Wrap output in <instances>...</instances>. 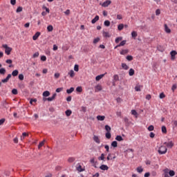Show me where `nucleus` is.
<instances>
[{
  "mask_svg": "<svg viewBox=\"0 0 177 177\" xmlns=\"http://www.w3.org/2000/svg\"><path fill=\"white\" fill-rule=\"evenodd\" d=\"M158 151L159 154H166V153L167 151V148L166 146L162 145L159 147Z\"/></svg>",
  "mask_w": 177,
  "mask_h": 177,
  "instance_id": "1",
  "label": "nucleus"
},
{
  "mask_svg": "<svg viewBox=\"0 0 177 177\" xmlns=\"http://www.w3.org/2000/svg\"><path fill=\"white\" fill-rule=\"evenodd\" d=\"M2 46L5 48L6 54L9 55L12 49L11 48L8 47V45H6V44H3Z\"/></svg>",
  "mask_w": 177,
  "mask_h": 177,
  "instance_id": "2",
  "label": "nucleus"
},
{
  "mask_svg": "<svg viewBox=\"0 0 177 177\" xmlns=\"http://www.w3.org/2000/svg\"><path fill=\"white\" fill-rule=\"evenodd\" d=\"M10 77H11V74H8L6 78L2 80L1 82H0V87L2 86V83L8 82Z\"/></svg>",
  "mask_w": 177,
  "mask_h": 177,
  "instance_id": "3",
  "label": "nucleus"
},
{
  "mask_svg": "<svg viewBox=\"0 0 177 177\" xmlns=\"http://www.w3.org/2000/svg\"><path fill=\"white\" fill-rule=\"evenodd\" d=\"M164 145H165V146H167V147H168V149H172V147H174V144L172 141H170L169 142H165L164 143Z\"/></svg>",
  "mask_w": 177,
  "mask_h": 177,
  "instance_id": "4",
  "label": "nucleus"
},
{
  "mask_svg": "<svg viewBox=\"0 0 177 177\" xmlns=\"http://www.w3.org/2000/svg\"><path fill=\"white\" fill-rule=\"evenodd\" d=\"M56 96H57V93H54L52 97H48V98H45V99H44V101L45 100H48L49 102H51V101H53V100H54L55 99Z\"/></svg>",
  "mask_w": 177,
  "mask_h": 177,
  "instance_id": "5",
  "label": "nucleus"
},
{
  "mask_svg": "<svg viewBox=\"0 0 177 177\" xmlns=\"http://www.w3.org/2000/svg\"><path fill=\"white\" fill-rule=\"evenodd\" d=\"M170 54H171V59L174 60L176 58V55H177V52L175 50H172Z\"/></svg>",
  "mask_w": 177,
  "mask_h": 177,
  "instance_id": "6",
  "label": "nucleus"
},
{
  "mask_svg": "<svg viewBox=\"0 0 177 177\" xmlns=\"http://www.w3.org/2000/svg\"><path fill=\"white\" fill-rule=\"evenodd\" d=\"M100 169H102V171H108L109 169V167L106 165H102L100 167Z\"/></svg>",
  "mask_w": 177,
  "mask_h": 177,
  "instance_id": "7",
  "label": "nucleus"
},
{
  "mask_svg": "<svg viewBox=\"0 0 177 177\" xmlns=\"http://www.w3.org/2000/svg\"><path fill=\"white\" fill-rule=\"evenodd\" d=\"M93 140L95 141V143H97V145H100V138H99L98 136H93Z\"/></svg>",
  "mask_w": 177,
  "mask_h": 177,
  "instance_id": "8",
  "label": "nucleus"
},
{
  "mask_svg": "<svg viewBox=\"0 0 177 177\" xmlns=\"http://www.w3.org/2000/svg\"><path fill=\"white\" fill-rule=\"evenodd\" d=\"M41 33L39 32H37L35 33V35L32 37V39L34 41L37 40L38 37L40 36Z\"/></svg>",
  "mask_w": 177,
  "mask_h": 177,
  "instance_id": "9",
  "label": "nucleus"
},
{
  "mask_svg": "<svg viewBox=\"0 0 177 177\" xmlns=\"http://www.w3.org/2000/svg\"><path fill=\"white\" fill-rule=\"evenodd\" d=\"M111 3V1L109 0L106 1L103 4L102 6L103 7H108L110 4Z\"/></svg>",
  "mask_w": 177,
  "mask_h": 177,
  "instance_id": "10",
  "label": "nucleus"
},
{
  "mask_svg": "<svg viewBox=\"0 0 177 177\" xmlns=\"http://www.w3.org/2000/svg\"><path fill=\"white\" fill-rule=\"evenodd\" d=\"M164 177H169V169H164Z\"/></svg>",
  "mask_w": 177,
  "mask_h": 177,
  "instance_id": "11",
  "label": "nucleus"
},
{
  "mask_svg": "<svg viewBox=\"0 0 177 177\" xmlns=\"http://www.w3.org/2000/svg\"><path fill=\"white\" fill-rule=\"evenodd\" d=\"M165 30L167 33H171V30L167 24H165Z\"/></svg>",
  "mask_w": 177,
  "mask_h": 177,
  "instance_id": "12",
  "label": "nucleus"
},
{
  "mask_svg": "<svg viewBox=\"0 0 177 177\" xmlns=\"http://www.w3.org/2000/svg\"><path fill=\"white\" fill-rule=\"evenodd\" d=\"M102 87L101 85L100 84H97L96 86H95V92H98V91H102Z\"/></svg>",
  "mask_w": 177,
  "mask_h": 177,
  "instance_id": "13",
  "label": "nucleus"
},
{
  "mask_svg": "<svg viewBox=\"0 0 177 177\" xmlns=\"http://www.w3.org/2000/svg\"><path fill=\"white\" fill-rule=\"evenodd\" d=\"M100 19V17L98 15H97L95 19H93L92 21H91V23L93 24H95Z\"/></svg>",
  "mask_w": 177,
  "mask_h": 177,
  "instance_id": "14",
  "label": "nucleus"
},
{
  "mask_svg": "<svg viewBox=\"0 0 177 177\" xmlns=\"http://www.w3.org/2000/svg\"><path fill=\"white\" fill-rule=\"evenodd\" d=\"M142 87H143V86L138 84V85L135 87V90H136V91H141V88H142Z\"/></svg>",
  "mask_w": 177,
  "mask_h": 177,
  "instance_id": "15",
  "label": "nucleus"
},
{
  "mask_svg": "<svg viewBox=\"0 0 177 177\" xmlns=\"http://www.w3.org/2000/svg\"><path fill=\"white\" fill-rule=\"evenodd\" d=\"M104 157H105L104 153H102L101 156L98 157L99 161H104Z\"/></svg>",
  "mask_w": 177,
  "mask_h": 177,
  "instance_id": "16",
  "label": "nucleus"
},
{
  "mask_svg": "<svg viewBox=\"0 0 177 177\" xmlns=\"http://www.w3.org/2000/svg\"><path fill=\"white\" fill-rule=\"evenodd\" d=\"M97 119L98 120L103 121L105 119V116L104 115H97Z\"/></svg>",
  "mask_w": 177,
  "mask_h": 177,
  "instance_id": "17",
  "label": "nucleus"
},
{
  "mask_svg": "<svg viewBox=\"0 0 177 177\" xmlns=\"http://www.w3.org/2000/svg\"><path fill=\"white\" fill-rule=\"evenodd\" d=\"M115 140L118 142H122V140H124V139L122 138V137L121 136H117L115 138Z\"/></svg>",
  "mask_w": 177,
  "mask_h": 177,
  "instance_id": "18",
  "label": "nucleus"
},
{
  "mask_svg": "<svg viewBox=\"0 0 177 177\" xmlns=\"http://www.w3.org/2000/svg\"><path fill=\"white\" fill-rule=\"evenodd\" d=\"M18 73H19V71L17 70H15V71H12L11 77H12V75L15 77L18 75Z\"/></svg>",
  "mask_w": 177,
  "mask_h": 177,
  "instance_id": "19",
  "label": "nucleus"
},
{
  "mask_svg": "<svg viewBox=\"0 0 177 177\" xmlns=\"http://www.w3.org/2000/svg\"><path fill=\"white\" fill-rule=\"evenodd\" d=\"M6 69H5L4 68H1L0 69V74H1V75H4L5 73H6Z\"/></svg>",
  "mask_w": 177,
  "mask_h": 177,
  "instance_id": "20",
  "label": "nucleus"
},
{
  "mask_svg": "<svg viewBox=\"0 0 177 177\" xmlns=\"http://www.w3.org/2000/svg\"><path fill=\"white\" fill-rule=\"evenodd\" d=\"M50 92L49 91H44V93H43V96L44 97H48V96H49L50 95Z\"/></svg>",
  "mask_w": 177,
  "mask_h": 177,
  "instance_id": "21",
  "label": "nucleus"
},
{
  "mask_svg": "<svg viewBox=\"0 0 177 177\" xmlns=\"http://www.w3.org/2000/svg\"><path fill=\"white\" fill-rule=\"evenodd\" d=\"M162 133H167V127L165 126L162 127Z\"/></svg>",
  "mask_w": 177,
  "mask_h": 177,
  "instance_id": "22",
  "label": "nucleus"
},
{
  "mask_svg": "<svg viewBox=\"0 0 177 177\" xmlns=\"http://www.w3.org/2000/svg\"><path fill=\"white\" fill-rule=\"evenodd\" d=\"M75 158H73V157H70V158H68V162H74V161H75Z\"/></svg>",
  "mask_w": 177,
  "mask_h": 177,
  "instance_id": "23",
  "label": "nucleus"
},
{
  "mask_svg": "<svg viewBox=\"0 0 177 177\" xmlns=\"http://www.w3.org/2000/svg\"><path fill=\"white\" fill-rule=\"evenodd\" d=\"M129 53V50L128 49H126V50H122L121 52H120V54L121 55H126Z\"/></svg>",
  "mask_w": 177,
  "mask_h": 177,
  "instance_id": "24",
  "label": "nucleus"
},
{
  "mask_svg": "<svg viewBox=\"0 0 177 177\" xmlns=\"http://www.w3.org/2000/svg\"><path fill=\"white\" fill-rule=\"evenodd\" d=\"M111 146H112V147H118V142H117V141L112 142Z\"/></svg>",
  "mask_w": 177,
  "mask_h": 177,
  "instance_id": "25",
  "label": "nucleus"
},
{
  "mask_svg": "<svg viewBox=\"0 0 177 177\" xmlns=\"http://www.w3.org/2000/svg\"><path fill=\"white\" fill-rule=\"evenodd\" d=\"M104 76V75H100L97 76L95 77L96 81L100 80Z\"/></svg>",
  "mask_w": 177,
  "mask_h": 177,
  "instance_id": "26",
  "label": "nucleus"
},
{
  "mask_svg": "<svg viewBox=\"0 0 177 177\" xmlns=\"http://www.w3.org/2000/svg\"><path fill=\"white\" fill-rule=\"evenodd\" d=\"M169 174L170 175L171 177H174L175 175V171L174 170H170L169 171Z\"/></svg>",
  "mask_w": 177,
  "mask_h": 177,
  "instance_id": "27",
  "label": "nucleus"
},
{
  "mask_svg": "<svg viewBox=\"0 0 177 177\" xmlns=\"http://www.w3.org/2000/svg\"><path fill=\"white\" fill-rule=\"evenodd\" d=\"M105 129H106V132H111V128L109 125L105 126Z\"/></svg>",
  "mask_w": 177,
  "mask_h": 177,
  "instance_id": "28",
  "label": "nucleus"
},
{
  "mask_svg": "<svg viewBox=\"0 0 177 177\" xmlns=\"http://www.w3.org/2000/svg\"><path fill=\"white\" fill-rule=\"evenodd\" d=\"M103 36L104 37H111L108 32H103Z\"/></svg>",
  "mask_w": 177,
  "mask_h": 177,
  "instance_id": "29",
  "label": "nucleus"
},
{
  "mask_svg": "<svg viewBox=\"0 0 177 177\" xmlns=\"http://www.w3.org/2000/svg\"><path fill=\"white\" fill-rule=\"evenodd\" d=\"M111 132H107V133H106V139H111Z\"/></svg>",
  "mask_w": 177,
  "mask_h": 177,
  "instance_id": "30",
  "label": "nucleus"
},
{
  "mask_svg": "<svg viewBox=\"0 0 177 177\" xmlns=\"http://www.w3.org/2000/svg\"><path fill=\"white\" fill-rule=\"evenodd\" d=\"M137 171L139 172V174H142V172H143V169L142 168V167H138L137 168Z\"/></svg>",
  "mask_w": 177,
  "mask_h": 177,
  "instance_id": "31",
  "label": "nucleus"
},
{
  "mask_svg": "<svg viewBox=\"0 0 177 177\" xmlns=\"http://www.w3.org/2000/svg\"><path fill=\"white\" fill-rule=\"evenodd\" d=\"M77 170L78 172H82L84 171L80 165L78 167H77Z\"/></svg>",
  "mask_w": 177,
  "mask_h": 177,
  "instance_id": "32",
  "label": "nucleus"
},
{
  "mask_svg": "<svg viewBox=\"0 0 177 177\" xmlns=\"http://www.w3.org/2000/svg\"><path fill=\"white\" fill-rule=\"evenodd\" d=\"M68 75L71 76V77H73L75 76V73L73 70H71L69 73Z\"/></svg>",
  "mask_w": 177,
  "mask_h": 177,
  "instance_id": "33",
  "label": "nucleus"
},
{
  "mask_svg": "<svg viewBox=\"0 0 177 177\" xmlns=\"http://www.w3.org/2000/svg\"><path fill=\"white\" fill-rule=\"evenodd\" d=\"M134 73H135V71H134L133 68H131V69L129 70V75H130V76H132V75H134Z\"/></svg>",
  "mask_w": 177,
  "mask_h": 177,
  "instance_id": "34",
  "label": "nucleus"
},
{
  "mask_svg": "<svg viewBox=\"0 0 177 177\" xmlns=\"http://www.w3.org/2000/svg\"><path fill=\"white\" fill-rule=\"evenodd\" d=\"M122 67L125 69V70H128L129 69V66L126 64H122Z\"/></svg>",
  "mask_w": 177,
  "mask_h": 177,
  "instance_id": "35",
  "label": "nucleus"
},
{
  "mask_svg": "<svg viewBox=\"0 0 177 177\" xmlns=\"http://www.w3.org/2000/svg\"><path fill=\"white\" fill-rule=\"evenodd\" d=\"M73 91H74V88L73 87H71L70 89H68L66 91L67 93H68V94L71 93Z\"/></svg>",
  "mask_w": 177,
  "mask_h": 177,
  "instance_id": "36",
  "label": "nucleus"
},
{
  "mask_svg": "<svg viewBox=\"0 0 177 177\" xmlns=\"http://www.w3.org/2000/svg\"><path fill=\"white\" fill-rule=\"evenodd\" d=\"M47 30L48 32H52L53 30V27L51 25H50L47 27Z\"/></svg>",
  "mask_w": 177,
  "mask_h": 177,
  "instance_id": "37",
  "label": "nucleus"
},
{
  "mask_svg": "<svg viewBox=\"0 0 177 177\" xmlns=\"http://www.w3.org/2000/svg\"><path fill=\"white\" fill-rule=\"evenodd\" d=\"M122 40V37H118V38L115 39V43L118 44Z\"/></svg>",
  "mask_w": 177,
  "mask_h": 177,
  "instance_id": "38",
  "label": "nucleus"
},
{
  "mask_svg": "<svg viewBox=\"0 0 177 177\" xmlns=\"http://www.w3.org/2000/svg\"><path fill=\"white\" fill-rule=\"evenodd\" d=\"M45 142V140H43L42 142H41L39 145H38V149H41V147H42V146H44Z\"/></svg>",
  "mask_w": 177,
  "mask_h": 177,
  "instance_id": "39",
  "label": "nucleus"
},
{
  "mask_svg": "<svg viewBox=\"0 0 177 177\" xmlns=\"http://www.w3.org/2000/svg\"><path fill=\"white\" fill-rule=\"evenodd\" d=\"M131 35L134 39H136V37L138 36V34L136 31H133Z\"/></svg>",
  "mask_w": 177,
  "mask_h": 177,
  "instance_id": "40",
  "label": "nucleus"
},
{
  "mask_svg": "<svg viewBox=\"0 0 177 177\" xmlns=\"http://www.w3.org/2000/svg\"><path fill=\"white\" fill-rule=\"evenodd\" d=\"M124 27V24H121L118 26V30H123Z\"/></svg>",
  "mask_w": 177,
  "mask_h": 177,
  "instance_id": "41",
  "label": "nucleus"
},
{
  "mask_svg": "<svg viewBox=\"0 0 177 177\" xmlns=\"http://www.w3.org/2000/svg\"><path fill=\"white\" fill-rule=\"evenodd\" d=\"M127 43V41H122L118 46H124Z\"/></svg>",
  "mask_w": 177,
  "mask_h": 177,
  "instance_id": "42",
  "label": "nucleus"
},
{
  "mask_svg": "<svg viewBox=\"0 0 177 177\" xmlns=\"http://www.w3.org/2000/svg\"><path fill=\"white\" fill-rule=\"evenodd\" d=\"M71 113H72V111H71V110H67L66 111V115L68 117V116H70L71 115Z\"/></svg>",
  "mask_w": 177,
  "mask_h": 177,
  "instance_id": "43",
  "label": "nucleus"
},
{
  "mask_svg": "<svg viewBox=\"0 0 177 177\" xmlns=\"http://www.w3.org/2000/svg\"><path fill=\"white\" fill-rule=\"evenodd\" d=\"M111 23L109 21L106 20L104 21V26L109 27L110 26Z\"/></svg>",
  "mask_w": 177,
  "mask_h": 177,
  "instance_id": "44",
  "label": "nucleus"
},
{
  "mask_svg": "<svg viewBox=\"0 0 177 177\" xmlns=\"http://www.w3.org/2000/svg\"><path fill=\"white\" fill-rule=\"evenodd\" d=\"M148 131H154V127L153 125H150L149 127H148Z\"/></svg>",
  "mask_w": 177,
  "mask_h": 177,
  "instance_id": "45",
  "label": "nucleus"
},
{
  "mask_svg": "<svg viewBox=\"0 0 177 177\" xmlns=\"http://www.w3.org/2000/svg\"><path fill=\"white\" fill-rule=\"evenodd\" d=\"M76 91H77V92H79V93H81V92L82 91V86H78V87H77Z\"/></svg>",
  "mask_w": 177,
  "mask_h": 177,
  "instance_id": "46",
  "label": "nucleus"
},
{
  "mask_svg": "<svg viewBox=\"0 0 177 177\" xmlns=\"http://www.w3.org/2000/svg\"><path fill=\"white\" fill-rule=\"evenodd\" d=\"M22 10H23L22 7H18L17 9V10H16V12H17V13H19V12H21Z\"/></svg>",
  "mask_w": 177,
  "mask_h": 177,
  "instance_id": "47",
  "label": "nucleus"
},
{
  "mask_svg": "<svg viewBox=\"0 0 177 177\" xmlns=\"http://www.w3.org/2000/svg\"><path fill=\"white\" fill-rule=\"evenodd\" d=\"M12 93L14 94V95H17L18 93L17 90L15 89V88H13L12 90Z\"/></svg>",
  "mask_w": 177,
  "mask_h": 177,
  "instance_id": "48",
  "label": "nucleus"
},
{
  "mask_svg": "<svg viewBox=\"0 0 177 177\" xmlns=\"http://www.w3.org/2000/svg\"><path fill=\"white\" fill-rule=\"evenodd\" d=\"M111 156H112L111 153H109V155H108V156H107V158H106V160H107L108 161H109L110 160H113L112 158H110V157H111Z\"/></svg>",
  "mask_w": 177,
  "mask_h": 177,
  "instance_id": "49",
  "label": "nucleus"
},
{
  "mask_svg": "<svg viewBox=\"0 0 177 177\" xmlns=\"http://www.w3.org/2000/svg\"><path fill=\"white\" fill-rule=\"evenodd\" d=\"M133 57L131 56V55H128L127 57V59L129 60V61H131V60H133Z\"/></svg>",
  "mask_w": 177,
  "mask_h": 177,
  "instance_id": "50",
  "label": "nucleus"
},
{
  "mask_svg": "<svg viewBox=\"0 0 177 177\" xmlns=\"http://www.w3.org/2000/svg\"><path fill=\"white\" fill-rule=\"evenodd\" d=\"M74 70L77 72L79 71V66L77 64L75 65Z\"/></svg>",
  "mask_w": 177,
  "mask_h": 177,
  "instance_id": "51",
  "label": "nucleus"
},
{
  "mask_svg": "<svg viewBox=\"0 0 177 177\" xmlns=\"http://www.w3.org/2000/svg\"><path fill=\"white\" fill-rule=\"evenodd\" d=\"M90 162H91V164H96V162L95 160V158H93L91 159Z\"/></svg>",
  "mask_w": 177,
  "mask_h": 177,
  "instance_id": "52",
  "label": "nucleus"
},
{
  "mask_svg": "<svg viewBox=\"0 0 177 177\" xmlns=\"http://www.w3.org/2000/svg\"><path fill=\"white\" fill-rule=\"evenodd\" d=\"M165 97V95L164 94V93H161L160 94V98L163 99Z\"/></svg>",
  "mask_w": 177,
  "mask_h": 177,
  "instance_id": "53",
  "label": "nucleus"
},
{
  "mask_svg": "<svg viewBox=\"0 0 177 177\" xmlns=\"http://www.w3.org/2000/svg\"><path fill=\"white\" fill-rule=\"evenodd\" d=\"M62 167L61 166H56L55 167V170L56 171H61Z\"/></svg>",
  "mask_w": 177,
  "mask_h": 177,
  "instance_id": "54",
  "label": "nucleus"
},
{
  "mask_svg": "<svg viewBox=\"0 0 177 177\" xmlns=\"http://www.w3.org/2000/svg\"><path fill=\"white\" fill-rule=\"evenodd\" d=\"M100 40V38L97 37V38H96V39H95L93 40V43H94V44H97Z\"/></svg>",
  "mask_w": 177,
  "mask_h": 177,
  "instance_id": "55",
  "label": "nucleus"
},
{
  "mask_svg": "<svg viewBox=\"0 0 177 177\" xmlns=\"http://www.w3.org/2000/svg\"><path fill=\"white\" fill-rule=\"evenodd\" d=\"M41 60L43 61V62H45L46 60V57L43 55L41 57Z\"/></svg>",
  "mask_w": 177,
  "mask_h": 177,
  "instance_id": "56",
  "label": "nucleus"
},
{
  "mask_svg": "<svg viewBox=\"0 0 177 177\" xmlns=\"http://www.w3.org/2000/svg\"><path fill=\"white\" fill-rule=\"evenodd\" d=\"M172 122H173V126L174 127H177V120H174Z\"/></svg>",
  "mask_w": 177,
  "mask_h": 177,
  "instance_id": "57",
  "label": "nucleus"
},
{
  "mask_svg": "<svg viewBox=\"0 0 177 177\" xmlns=\"http://www.w3.org/2000/svg\"><path fill=\"white\" fill-rule=\"evenodd\" d=\"M160 10H159V9H158L156 11V15H157V16H158V15H160Z\"/></svg>",
  "mask_w": 177,
  "mask_h": 177,
  "instance_id": "58",
  "label": "nucleus"
},
{
  "mask_svg": "<svg viewBox=\"0 0 177 177\" xmlns=\"http://www.w3.org/2000/svg\"><path fill=\"white\" fill-rule=\"evenodd\" d=\"M113 78H114V80H115V81L119 80V77H118V75H115L113 76Z\"/></svg>",
  "mask_w": 177,
  "mask_h": 177,
  "instance_id": "59",
  "label": "nucleus"
},
{
  "mask_svg": "<svg viewBox=\"0 0 177 177\" xmlns=\"http://www.w3.org/2000/svg\"><path fill=\"white\" fill-rule=\"evenodd\" d=\"M39 55V53H38V52H37V53H35L34 55H33V57L34 58H36V57H37Z\"/></svg>",
  "mask_w": 177,
  "mask_h": 177,
  "instance_id": "60",
  "label": "nucleus"
},
{
  "mask_svg": "<svg viewBox=\"0 0 177 177\" xmlns=\"http://www.w3.org/2000/svg\"><path fill=\"white\" fill-rule=\"evenodd\" d=\"M131 113H132L133 115H138V113L136 112V110H132V111H131Z\"/></svg>",
  "mask_w": 177,
  "mask_h": 177,
  "instance_id": "61",
  "label": "nucleus"
},
{
  "mask_svg": "<svg viewBox=\"0 0 177 177\" xmlns=\"http://www.w3.org/2000/svg\"><path fill=\"white\" fill-rule=\"evenodd\" d=\"M10 3L12 5V6H15L16 4V0H10Z\"/></svg>",
  "mask_w": 177,
  "mask_h": 177,
  "instance_id": "62",
  "label": "nucleus"
},
{
  "mask_svg": "<svg viewBox=\"0 0 177 177\" xmlns=\"http://www.w3.org/2000/svg\"><path fill=\"white\" fill-rule=\"evenodd\" d=\"M19 79L20 80H24V75L22 74L19 75Z\"/></svg>",
  "mask_w": 177,
  "mask_h": 177,
  "instance_id": "63",
  "label": "nucleus"
},
{
  "mask_svg": "<svg viewBox=\"0 0 177 177\" xmlns=\"http://www.w3.org/2000/svg\"><path fill=\"white\" fill-rule=\"evenodd\" d=\"M116 100H117V102H118V103H120V102H122V100L120 97H118V98L116 99Z\"/></svg>",
  "mask_w": 177,
  "mask_h": 177,
  "instance_id": "64",
  "label": "nucleus"
}]
</instances>
